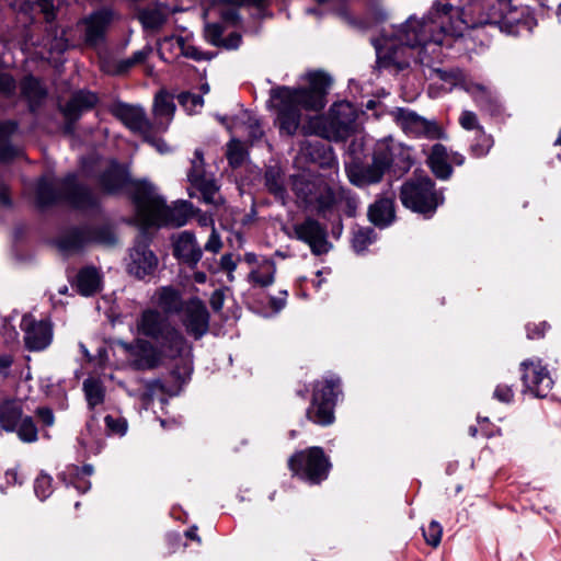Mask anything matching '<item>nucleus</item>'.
Here are the masks:
<instances>
[{
	"label": "nucleus",
	"instance_id": "47",
	"mask_svg": "<svg viewBox=\"0 0 561 561\" xmlns=\"http://www.w3.org/2000/svg\"><path fill=\"white\" fill-rule=\"evenodd\" d=\"M178 101L188 114L198 112V110H201L204 105L203 96L193 94L191 92L180 93L178 95Z\"/></svg>",
	"mask_w": 561,
	"mask_h": 561
},
{
	"label": "nucleus",
	"instance_id": "50",
	"mask_svg": "<svg viewBox=\"0 0 561 561\" xmlns=\"http://www.w3.org/2000/svg\"><path fill=\"white\" fill-rule=\"evenodd\" d=\"M344 203L345 209L344 213L348 217H354L356 214V209L358 206V199L355 195L351 194L348 191L340 187V196H339V205Z\"/></svg>",
	"mask_w": 561,
	"mask_h": 561
},
{
	"label": "nucleus",
	"instance_id": "19",
	"mask_svg": "<svg viewBox=\"0 0 561 561\" xmlns=\"http://www.w3.org/2000/svg\"><path fill=\"white\" fill-rule=\"evenodd\" d=\"M24 332L25 347L32 352L43 351L53 341V325L46 320H36L32 314H24L21 324Z\"/></svg>",
	"mask_w": 561,
	"mask_h": 561
},
{
	"label": "nucleus",
	"instance_id": "63",
	"mask_svg": "<svg viewBox=\"0 0 561 561\" xmlns=\"http://www.w3.org/2000/svg\"><path fill=\"white\" fill-rule=\"evenodd\" d=\"M0 325L4 331L7 341H14L18 337L19 333L14 325L11 323L10 319L0 318Z\"/></svg>",
	"mask_w": 561,
	"mask_h": 561
},
{
	"label": "nucleus",
	"instance_id": "12",
	"mask_svg": "<svg viewBox=\"0 0 561 561\" xmlns=\"http://www.w3.org/2000/svg\"><path fill=\"white\" fill-rule=\"evenodd\" d=\"M90 242L113 244L115 236L106 227L93 228L81 226L72 228L60 236L57 240V247L61 252L68 254L80 251Z\"/></svg>",
	"mask_w": 561,
	"mask_h": 561
},
{
	"label": "nucleus",
	"instance_id": "16",
	"mask_svg": "<svg viewBox=\"0 0 561 561\" xmlns=\"http://www.w3.org/2000/svg\"><path fill=\"white\" fill-rule=\"evenodd\" d=\"M116 18L112 8L103 7L92 11L80 21L83 26V41L89 47H98L106 39V34Z\"/></svg>",
	"mask_w": 561,
	"mask_h": 561
},
{
	"label": "nucleus",
	"instance_id": "25",
	"mask_svg": "<svg viewBox=\"0 0 561 561\" xmlns=\"http://www.w3.org/2000/svg\"><path fill=\"white\" fill-rule=\"evenodd\" d=\"M357 113L352 103L346 101L335 102L329 112L330 126L340 137H346L354 129Z\"/></svg>",
	"mask_w": 561,
	"mask_h": 561
},
{
	"label": "nucleus",
	"instance_id": "13",
	"mask_svg": "<svg viewBox=\"0 0 561 561\" xmlns=\"http://www.w3.org/2000/svg\"><path fill=\"white\" fill-rule=\"evenodd\" d=\"M187 180L192 188L196 190L205 204L219 206L224 203L219 194V186L211 174L205 172L204 153L195 149L194 158L191 160V168L187 172Z\"/></svg>",
	"mask_w": 561,
	"mask_h": 561
},
{
	"label": "nucleus",
	"instance_id": "28",
	"mask_svg": "<svg viewBox=\"0 0 561 561\" xmlns=\"http://www.w3.org/2000/svg\"><path fill=\"white\" fill-rule=\"evenodd\" d=\"M263 182L265 190L273 195L275 201L286 206L289 201V194L286 186V175L283 169L277 164L266 167Z\"/></svg>",
	"mask_w": 561,
	"mask_h": 561
},
{
	"label": "nucleus",
	"instance_id": "38",
	"mask_svg": "<svg viewBox=\"0 0 561 561\" xmlns=\"http://www.w3.org/2000/svg\"><path fill=\"white\" fill-rule=\"evenodd\" d=\"M82 390L88 403L89 409L93 410L95 407L102 404L105 399V387L103 382L94 377L84 379Z\"/></svg>",
	"mask_w": 561,
	"mask_h": 561
},
{
	"label": "nucleus",
	"instance_id": "40",
	"mask_svg": "<svg viewBox=\"0 0 561 561\" xmlns=\"http://www.w3.org/2000/svg\"><path fill=\"white\" fill-rule=\"evenodd\" d=\"M444 152L445 148L442 145H435L428 158V163L433 173L440 180H447L453 171L450 164L447 163L443 157Z\"/></svg>",
	"mask_w": 561,
	"mask_h": 561
},
{
	"label": "nucleus",
	"instance_id": "18",
	"mask_svg": "<svg viewBox=\"0 0 561 561\" xmlns=\"http://www.w3.org/2000/svg\"><path fill=\"white\" fill-rule=\"evenodd\" d=\"M520 369L526 390L537 398H546L552 389L553 380L541 360H525L520 364Z\"/></svg>",
	"mask_w": 561,
	"mask_h": 561
},
{
	"label": "nucleus",
	"instance_id": "62",
	"mask_svg": "<svg viewBox=\"0 0 561 561\" xmlns=\"http://www.w3.org/2000/svg\"><path fill=\"white\" fill-rule=\"evenodd\" d=\"M547 329V322H541L539 324H528L526 327L527 337L530 340L542 337Z\"/></svg>",
	"mask_w": 561,
	"mask_h": 561
},
{
	"label": "nucleus",
	"instance_id": "34",
	"mask_svg": "<svg viewBox=\"0 0 561 561\" xmlns=\"http://www.w3.org/2000/svg\"><path fill=\"white\" fill-rule=\"evenodd\" d=\"M175 111V104L173 99L164 92H159L154 96L153 102V114L156 118V124L159 125L160 130H165L168 124L173 117Z\"/></svg>",
	"mask_w": 561,
	"mask_h": 561
},
{
	"label": "nucleus",
	"instance_id": "53",
	"mask_svg": "<svg viewBox=\"0 0 561 561\" xmlns=\"http://www.w3.org/2000/svg\"><path fill=\"white\" fill-rule=\"evenodd\" d=\"M104 422L112 434L124 435L127 431V422L123 417L106 415Z\"/></svg>",
	"mask_w": 561,
	"mask_h": 561
},
{
	"label": "nucleus",
	"instance_id": "45",
	"mask_svg": "<svg viewBox=\"0 0 561 561\" xmlns=\"http://www.w3.org/2000/svg\"><path fill=\"white\" fill-rule=\"evenodd\" d=\"M94 469L92 465H84L81 468L72 467L70 470V474L76 477V480L71 481L73 488H76L80 493H85L91 488V482L88 480H83L80 476H91Z\"/></svg>",
	"mask_w": 561,
	"mask_h": 561
},
{
	"label": "nucleus",
	"instance_id": "58",
	"mask_svg": "<svg viewBox=\"0 0 561 561\" xmlns=\"http://www.w3.org/2000/svg\"><path fill=\"white\" fill-rule=\"evenodd\" d=\"M37 7L45 15L47 23H51L56 18L54 0H37Z\"/></svg>",
	"mask_w": 561,
	"mask_h": 561
},
{
	"label": "nucleus",
	"instance_id": "17",
	"mask_svg": "<svg viewBox=\"0 0 561 561\" xmlns=\"http://www.w3.org/2000/svg\"><path fill=\"white\" fill-rule=\"evenodd\" d=\"M110 113L133 134L148 139L152 133V123L147 117L145 108L140 105L116 101L111 104Z\"/></svg>",
	"mask_w": 561,
	"mask_h": 561
},
{
	"label": "nucleus",
	"instance_id": "11",
	"mask_svg": "<svg viewBox=\"0 0 561 561\" xmlns=\"http://www.w3.org/2000/svg\"><path fill=\"white\" fill-rule=\"evenodd\" d=\"M118 344L126 354L129 367L135 370L154 369L167 359L162 347L147 339L137 337L131 342L121 341Z\"/></svg>",
	"mask_w": 561,
	"mask_h": 561
},
{
	"label": "nucleus",
	"instance_id": "7",
	"mask_svg": "<svg viewBox=\"0 0 561 561\" xmlns=\"http://www.w3.org/2000/svg\"><path fill=\"white\" fill-rule=\"evenodd\" d=\"M480 25L499 28L507 35H519L524 31L530 32L535 22L525 9L512 7L507 0H497L492 3L485 19Z\"/></svg>",
	"mask_w": 561,
	"mask_h": 561
},
{
	"label": "nucleus",
	"instance_id": "9",
	"mask_svg": "<svg viewBox=\"0 0 561 561\" xmlns=\"http://www.w3.org/2000/svg\"><path fill=\"white\" fill-rule=\"evenodd\" d=\"M341 380L331 376L314 385L311 405L307 410V417L311 422L327 426L334 421V407L339 394Z\"/></svg>",
	"mask_w": 561,
	"mask_h": 561
},
{
	"label": "nucleus",
	"instance_id": "59",
	"mask_svg": "<svg viewBox=\"0 0 561 561\" xmlns=\"http://www.w3.org/2000/svg\"><path fill=\"white\" fill-rule=\"evenodd\" d=\"M222 247V242L220 240V236L217 233L216 229H211V233L205 243L204 249L211 253H218Z\"/></svg>",
	"mask_w": 561,
	"mask_h": 561
},
{
	"label": "nucleus",
	"instance_id": "23",
	"mask_svg": "<svg viewBox=\"0 0 561 561\" xmlns=\"http://www.w3.org/2000/svg\"><path fill=\"white\" fill-rule=\"evenodd\" d=\"M128 182L127 170L116 160H110L98 176L100 187L107 194L119 193Z\"/></svg>",
	"mask_w": 561,
	"mask_h": 561
},
{
	"label": "nucleus",
	"instance_id": "24",
	"mask_svg": "<svg viewBox=\"0 0 561 561\" xmlns=\"http://www.w3.org/2000/svg\"><path fill=\"white\" fill-rule=\"evenodd\" d=\"M173 255L188 267H196L202 259L203 251L193 232L182 231L176 237L173 242Z\"/></svg>",
	"mask_w": 561,
	"mask_h": 561
},
{
	"label": "nucleus",
	"instance_id": "14",
	"mask_svg": "<svg viewBox=\"0 0 561 561\" xmlns=\"http://www.w3.org/2000/svg\"><path fill=\"white\" fill-rule=\"evenodd\" d=\"M289 237L307 244L316 256L327 254L332 249L327 226L311 216L294 224Z\"/></svg>",
	"mask_w": 561,
	"mask_h": 561
},
{
	"label": "nucleus",
	"instance_id": "57",
	"mask_svg": "<svg viewBox=\"0 0 561 561\" xmlns=\"http://www.w3.org/2000/svg\"><path fill=\"white\" fill-rule=\"evenodd\" d=\"M493 398L503 403H511L514 399V392L511 387L499 385L493 392Z\"/></svg>",
	"mask_w": 561,
	"mask_h": 561
},
{
	"label": "nucleus",
	"instance_id": "51",
	"mask_svg": "<svg viewBox=\"0 0 561 561\" xmlns=\"http://www.w3.org/2000/svg\"><path fill=\"white\" fill-rule=\"evenodd\" d=\"M443 529L442 526L433 520L427 528L423 529L425 541L432 547H437L440 543Z\"/></svg>",
	"mask_w": 561,
	"mask_h": 561
},
{
	"label": "nucleus",
	"instance_id": "64",
	"mask_svg": "<svg viewBox=\"0 0 561 561\" xmlns=\"http://www.w3.org/2000/svg\"><path fill=\"white\" fill-rule=\"evenodd\" d=\"M220 16L224 22H227L231 25H237L240 21V15L237 8L222 9Z\"/></svg>",
	"mask_w": 561,
	"mask_h": 561
},
{
	"label": "nucleus",
	"instance_id": "35",
	"mask_svg": "<svg viewBox=\"0 0 561 561\" xmlns=\"http://www.w3.org/2000/svg\"><path fill=\"white\" fill-rule=\"evenodd\" d=\"M170 10L167 5L157 4L139 12V21L145 30L158 31L168 21Z\"/></svg>",
	"mask_w": 561,
	"mask_h": 561
},
{
	"label": "nucleus",
	"instance_id": "22",
	"mask_svg": "<svg viewBox=\"0 0 561 561\" xmlns=\"http://www.w3.org/2000/svg\"><path fill=\"white\" fill-rule=\"evenodd\" d=\"M96 103L98 96L93 92L87 90L75 92L70 99L59 107L67 121V129L72 128V125L80 119L82 113L93 108Z\"/></svg>",
	"mask_w": 561,
	"mask_h": 561
},
{
	"label": "nucleus",
	"instance_id": "48",
	"mask_svg": "<svg viewBox=\"0 0 561 561\" xmlns=\"http://www.w3.org/2000/svg\"><path fill=\"white\" fill-rule=\"evenodd\" d=\"M225 27L221 23H207L205 25V38L209 44L216 47H220L222 44V34Z\"/></svg>",
	"mask_w": 561,
	"mask_h": 561
},
{
	"label": "nucleus",
	"instance_id": "52",
	"mask_svg": "<svg viewBox=\"0 0 561 561\" xmlns=\"http://www.w3.org/2000/svg\"><path fill=\"white\" fill-rule=\"evenodd\" d=\"M247 131L251 144H255L262 139L264 131L257 118L249 116L247 121Z\"/></svg>",
	"mask_w": 561,
	"mask_h": 561
},
{
	"label": "nucleus",
	"instance_id": "49",
	"mask_svg": "<svg viewBox=\"0 0 561 561\" xmlns=\"http://www.w3.org/2000/svg\"><path fill=\"white\" fill-rule=\"evenodd\" d=\"M274 273L275 267L273 265L268 266L267 271L265 273L260 271H252L249 274L250 282L261 286V287H267L274 283Z\"/></svg>",
	"mask_w": 561,
	"mask_h": 561
},
{
	"label": "nucleus",
	"instance_id": "41",
	"mask_svg": "<svg viewBox=\"0 0 561 561\" xmlns=\"http://www.w3.org/2000/svg\"><path fill=\"white\" fill-rule=\"evenodd\" d=\"M493 137L486 134L483 128H478L471 140L469 151L474 158L485 157L493 147Z\"/></svg>",
	"mask_w": 561,
	"mask_h": 561
},
{
	"label": "nucleus",
	"instance_id": "55",
	"mask_svg": "<svg viewBox=\"0 0 561 561\" xmlns=\"http://www.w3.org/2000/svg\"><path fill=\"white\" fill-rule=\"evenodd\" d=\"M460 125L467 130L477 131L478 128H482L478 123L477 115L471 111H463L459 117Z\"/></svg>",
	"mask_w": 561,
	"mask_h": 561
},
{
	"label": "nucleus",
	"instance_id": "4",
	"mask_svg": "<svg viewBox=\"0 0 561 561\" xmlns=\"http://www.w3.org/2000/svg\"><path fill=\"white\" fill-rule=\"evenodd\" d=\"M131 201L135 208V221L140 228H179L193 216V205L188 201H176L167 204L157 187L147 180L133 184Z\"/></svg>",
	"mask_w": 561,
	"mask_h": 561
},
{
	"label": "nucleus",
	"instance_id": "30",
	"mask_svg": "<svg viewBox=\"0 0 561 561\" xmlns=\"http://www.w3.org/2000/svg\"><path fill=\"white\" fill-rule=\"evenodd\" d=\"M468 92L472 95L481 111H484L492 116L501 113V104L497 96L484 85L480 83H472L468 87Z\"/></svg>",
	"mask_w": 561,
	"mask_h": 561
},
{
	"label": "nucleus",
	"instance_id": "29",
	"mask_svg": "<svg viewBox=\"0 0 561 561\" xmlns=\"http://www.w3.org/2000/svg\"><path fill=\"white\" fill-rule=\"evenodd\" d=\"M368 218L378 228H387L396 220L393 197H379L368 208Z\"/></svg>",
	"mask_w": 561,
	"mask_h": 561
},
{
	"label": "nucleus",
	"instance_id": "10",
	"mask_svg": "<svg viewBox=\"0 0 561 561\" xmlns=\"http://www.w3.org/2000/svg\"><path fill=\"white\" fill-rule=\"evenodd\" d=\"M373 153L377 161L381 162L387 170H392L394 175L407 173L412 164V150L410 147L388 136L379 139L374 147Z\"/></svg>",
	"mask_w": 561,
	"mask_h": 561
},
{
	"label": "nucleus",
	"instance_id": "20",
	"mask_svg": "<svg viewBox=\"0 0 561 561\" xmlns=\"http://www.w3.org/2000/svg\"><path fill=\"white\" fill-rule=\"evenodd\" d=\"M181 322L188 335L199 340L209 328V313L206 306L199 299L188 300L182 307Z\"/></svg>",
	"mask_w": 561,
	"mask_h": 561
},
{
	"label": "nucleus",
	"instance_id": "37",
	"mask_svg": "<svg viewBox=\"0 0 561 561\" xmlns=\"http://www.w3.org/2000/svg\"><path fill=\"white\" fill-rule=\"evenodd\" d=\"M79 443L91 454H99L104 447V438L101 431L94 424L93 419L87 423L85 432L81 433Z\"/></svg>",
	"mask_w": 561,
	"mask_h": 561
},
{
	"label": "nucleus",
	"instance_id": "32",
	"mask_svg": "<svg viewBox=\"0 0 561 561\" xmlns=\"http://www.w3.org/2000/svg\"><path fill=\"white\" fill-rule=\"evenodd\" d=\"M290 180L294 194L305 205V207L309 208L312 201L316 198V193L322 181L307 179L300 174L291 175Z\"/></svg>",
	"mask_w": 561,
	"mask_h": 561
},
{
	"label": "nucleus",
	"instance_id": "43",
	"mask_svg": "<svg viewBox=\"0 0 561 561\" xmlns=\"http://www.w3.org/2000/svg\"><path fill=\"white\" fill-rule=\"evenodd\" d=\"M377 234L370 227L358 228L353 233L352 245L356 253H363L373 242H375Z\"/></svg>",
	"mask_w": 561,
	"mask_h": 561
},
{
	"label": "nucleus",
	"instance_id": "54",
	"mask_svg": "<svg viewBox=\"0 0 561 561\" xmlns=\"http://www.w3.org/2000/svg\"><path fill=\"white\" fill-rule=\"evenodd\" d=\"M16 82L9 73H0V94L12 96L15 93Z\"/></svg>",
	"mask_w": 561,
	"mask_h": 561
},
{
	"label": "nucleus",
	"instance_id": "56",
	"mask_svg": "<svg viewBox=\"0 0 561 561\" xmlns=\"http://www.w3.org/2000/svg\"><path fill=\"white\" fill-rule=\"evenodd\" d=\"M18 123L15 121H1L0 122V144L7 142L10 137L16 131Z\"/></svg>",
	"mask_w": 561,
	"mask_h": 561
},
{
	"label": "nucleus",
	"instance_id": "42",
	"mask_svg": "<svg viewBox=\"0 0 561 561\" xmlns=\"http://www.w3.org/2000/svg\"><path fill=\"white\" fill-rule=\"evenodd\" d=\"M19 439L25 444H32L38 439L37 426L30 415H24L21 421L16 424L14 431Z\"/></svg>",
	"mask_w": 561,
	"mask_h": 561
},
{
	"label": "nucleus",
	"instance_id": "33",
	"mask_svg": "<svg viewBox=\"0 0 561 561\" xmlns=\"http://www.w3.org/2000/svg\"><path fill=\"white\" fill-rule=\"evenodd\" d=\"M23 407L20 400L8 399L0 402V428L13 432L23 417Z\"/></svg>",
	"mask_w": 561,
	"mask_h": 561
},
{
	"label": "nucleus",
	"instance_id": "8",
	"mask_svg": "<svg viewBox=\"0 0 561 561\" xmlns=\"http://www.w3.org/2000/svg\"><path fill=\"white\" fill-rule=\"evenodd\" d=\"M288 468L301 480L319 484L328 478L331 463L321 447H309L291 455Z\"/></svg>",
	"mask_w": 561,
	"mask_h": 561
},
{
	"label": "nucleus",
	"instance_id": "3",
	"mask_svg": "<svg viewBox=\"0 0 561 561\" xmlns=\"http://www.w3.org/2000/svg\"><path fill=\"white\" fill-rule=\"evenodd\" d=\"M139 335L162 347L167 359L179 360L173 375L185 381L193 371V346L182 331L170 319L157 309L141 311L136 320Z\"/></svg>",
	"mask_w": 561,
	"mask_h": 561
},
{
	"label": "nucleus",
	"instance_id": "26",
	"mask_svg": "<svg viewBox=\"0 0 561 561\" xmlns=\"http://www.w3.org/2000/svg\"><path fill=\"white\" fill-rule=\"evenodd\" d=\"M339 196L340 187L333 188L322 181L309 208L316 210L323 219L331 220V217L340 211Z\"/></svg>",
	"mask_w": 561,
	"mask_h": 561
},
{
	"label": "nucleus",
	"instance_id": "31",
	"mask_svg": "<svg viewBox=\"0 0 561 561\" xmlns=\"http://www.w3.org/2000/svg\"><path fill=\"white\" fill-rule=\"evenodd\" d=\"M21 94L26 99L30 111L35 113L45 101L47 91L38 79L28 76L21 82Z\"/></svg>",
	"mask_w": 561,
	"mask_h": 561
},
{
	"label": "nucleus",
	"instance_id": "6",
	"mask_svg": "<svg viewBox=\"0 0 561 561\" xmlns=\"http://www.w3.org/2000/svg\"><path fill=\"white\" fill-rule=\"evenodd\" d=\"M400 201L405 208L430 217L443 203L444 197L435 190V183L431 178L415 172L402 184Z\"/></svg>",
	"mask_w": 561,
	"mask_h": 561
},
{
	"label": "nucleus",
	"instance_id": "5",
	"mask_svg": "<svg viewBox=\"0 0 561 561\" xmlns=\"http://www.w3.org/2000/svg\"><path fill=\"white\" fill-rule=\"evenodd\" d=\"M35 202L43 209L59 202H66L76 209H94L98 207V197L92 190L77 181L75 174L66 175L58 184L46 178H41L35 187Z\"/></svg>",
	"mask_w": 561,
	"mask_h": 561
},
{
	"label": "nucleus",
	"instance_id": "15",
	"mask_svg": "<svg viewBox=\"0 0 561 561\" xmlns=\"http://www.w3.org/2000/svg\"><path fill=\"white\" fill-rule=\"evenodd\" d=\"M151 241V233L145 228H140L139 234L136 238L135 245L130 250V261L127 265L129 274L139 279L151 275L158 265L156 254L149 249Z\"/></svg>",
	"mask_w": 561,
	"mask_h": 561
},
{
	"label": "nucleus",
	"instance_id": "61",
	"mask_svg": "<svg viewBox=\"0 0 561 561\" xmlns=\"http://www.w3.org/2000/svg\"><path fill=\"white\" fill-rule=\"evenodd\" d=\"M36 415L45 426H53L55 423V415L51 409L47 407L37 408L35 411Z\"/></svg>",
	"mask_w": 561,
	"mask_h": 561
},
{
	"label": "nucleus",
	"instance_id": "60",
	"mask_svg": "<svg viewBox=\"0 0 561 561\" xmlns=\"http://www.w3.org/2000/svg\"><path fill=\"white\" fill-rule=\"evenodd\" d=\"M18 149L13 147L11 144L1 142L0 144V162H9L13 160L18 156Z\"/></svg>",
	"mask_w": 561,
	"mask_h": 561
},
{
	"label": "nucleus",
	"instance_id": "1",
	"mask_svg": "<svg viewBox=\"0 0 561 561\" xmlns=\"http://www.w3.org/2000/svg\"><path fill=\"white\" fill-rule=\"evenodd\" d=\"M462 14L461 8L437 0L422 20L409 18L391 35L375 41L374 46L378 55L386 50L385 56L394 62L400 47L420 48V62L431 67L442 60L443 46H448L451 37L461 35L462 26L468 25Z\"/></svg>",
	"mask_w": 561,
	"mask_h": 561
},
{
	"label": "nucleus",
	"instance_id": "27",
	"mask_svg": "<svg viewBox=\"0 0 561 561\" xmlns=\"http://www.w3.org/2000/svg\"><path fill=\"white\" fill-rule=\"evenodd\" d=\"M386 171L385 165L377 161V157L373 153V162L370 164L354 165L348 170V179L352 184L358 187H365L379 183Z\"/></svg>",
	"mask_w": 561,
	"mask_h": 561
},
{
	"label": "nucleus",
	"instance_id": "39",
	"mask_svg": "<svg viewBox=\"0 0 561 561\" xmlns=\"http://www.w3.org/2000/svg\"><path fill=\"white\" fill-rule=\"evenodd\" d=\"M157 304L164 313H175L182 310V298L173 287H162L157 293Z\"/></svg>",
	"mask_w": 561,
	"mask_h": 561
},
{
	"label": "nucleus",
	"instance_id": "2",
	"mask_svg": "<svg viewBox=\"0 0 561 561\" xmlns=\"http://www.w3.org/2000/svg\"><path fill=\"white\" fill-rule=\"evenodd\" d=\"M306 78L308 87L280 85L270 91V106L275 111L280 134L294 136L300 126L302 111L319 112L325 106L331 78L322 71L309 72Z\"/></svg>",
	"mask_w": 561,
	"mask_h": 561
},
{
	"label": "nucleus",
	"instance_id": "44",
	"mask_svg": "<svg viewBox=\"0 0 561 561\" xmlns=\"http://www.w3.org/2000/svg\"><path fill=\"white\" fill-rule=\"evenodd\" d=\"M227 160L232 168H239L245 161L248 152L240 140L232 139L227 146Z\"/></svg>",
	"mask_w": 561,
	"mask_h": 561
},
{
	"label": "nucleus",
	"instance_id": "46",
	"mask_svg": "<svg viewBox=\"0 0 561 561\" xmlns=\"http://www.w3.org/2000/svg\"><path fill=\"white\" fill-rule=\"evenodd\" d=\"M34 492L41 501L49 497L53 493V478L42 471L34 481Z\"/></svg>",
	"mask_w": 561,
	"mask_h": 561
},
{
	"label": "nucleus",
	"instance_id": "21",
	"mask_svg": "<svg viewBox=\"0 0 561 561\" xmlns=\"http://www.w3.org/2000/svg\"><path fill=\"white\" fill-rule=\"evenodd\" d=\"M392 116L396 123L408 135L433 138L437 134V126L434 122L427 121L409 108L397 107L392 112Z\"/></svg>",
	"mask_w": 561,
	"mask_h": 561
},
{
	"label": "nucleus",
	"instance_id": "36",
	"mask_svg": "<svg viewBox=\"0 0 561 561\" xmlns=\"http://www.w3.org/2000/svg\"><path fill=\"white\" fill-rule=\"evenodd\" d=\"M101 278L96 268L88 266L79 271L75 287L82 296H92L100 289Z\"/></svg>",
	"mask_w": 561,
	"mask_h": 561
}]
</instances>
